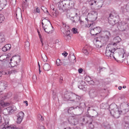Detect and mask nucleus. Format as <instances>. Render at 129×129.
<instances>
[{"mask_svg":"<svg viewBox=\"0 0 129 129\" xmlns=\"http://www.w3.org/2000/svg\"><path fill=\"white\" fill-rule=\"evenodd\" d=\"M115 50V48H113L112 45L109 44L106 48L105 54L109 58L110 57L111 58L113 57L118 61L121 59L118 53L116 52H114Z\"/></svg>","mask_w":129,"mask_h":129,"instance_id":"1","label":"nucleus"},{"mask_svg":"<svg viewBox=\"0 0 129 129\" xmlns=\"http://www.w3.org/2000/svg\"><path fill=\"white\" fill-rule=\"evenodd\" d=\"M109 108L111 110L110 114L112 116L115 118H118L120 117V115L122 113L125 114L128 111V109H125L124 111H122L117 106L114 104H111L109 106Z\"/></svg>","mask_w":129,"mask_h":129,"instance_id":"2","label":"nucleus"},{"mask_svg":"<svg viewBox=\"0 0 129 129\" xmlns=\"http://www.w3.org/2000/svg\"><path fill=\"white\" fill-rule=\"evenodd\" d=\"M43 28L45 31L48 34H51L53 30V28L50 21L46 18L42 21Z\"/></svg>","mask_w":129,"mask_h":129,"instance_id":"3","label":"nucleus"},{"mask_svg":"<svg viewBox=\"0 0 129 129\" xmlns=\"http://www.w3.org/2000/svg\"><path fill=\"white\" fill-rule=\"evenodd\" d=\"M62 28H61V31L63 33V37L64 39L66 40H70L71 38L70 36V29L69 26L66 25L65 23H62Z\"/></svg>","mask_w":129,"mask_h":129,"instance_id":"4","label":"nucleus"},{"mask_svg":"<svg viewBox=\"0 0 129 129\" xmlns=\"http://www.w3.org/2000/svg\"><path fill=\"white\" fill-rule=\"evenodd\" d=\"M89 5L92 7H97L99 9L101 8L103 5L102 0H90L88 1Z\"/></svg>","mask_w":129,"mask_h":129,"instance_id":"5","label":"nucleus"},{"mask_svg":"<svg viewBox=\"0 0 129 129\" xmlns=\"http://www.w3.org/2000/svg\"><path fill=\"white\" fill-rule=\"evenodd\" d=\"M76 95L74 94H73L68 92H66L64 95V99L65 100H69L70 101H75V98H77Z\"/></svg>","mask_w":129,"mask_h":129,"instance_id":"6","label":"nucleus"},{"mask_svg":"<svg viewBox=\"0 0 129 129\" xmlns=\"http://www.w3.org/2000/svg\"><path fill=\"white\" fill-rule=\"evenodd\" d=\"M0 129H18L16 126L14 125H10L9 124V121L8 120H5L0 126Z\"/></svg>","mask_w":129,"mask_h":129,"instance_id":"7","label":"nucleus"},{"mask_svg":"<svg viewBox=\"0 0 129 129\" xmlns=\"http://www.w3.org/2000/svg\"><path fill=\"white\" fill-rule=\"evenodd\" d=\"M110 35V32L107 31L105 33V36L102 37L101 40L103 45L106 44V43L108 41Z\"/></svg>","mask_w":129,"mask_h":129,"instance_id":"8","label":"nucleus"},{"mask_svg":"<svg viewBox=\"0 0 129 129\" xmlns=\"http://www.w3.org/2000/svg\"><path fill=\"white\" fill-rule=\"evenodd\" d=\"M98 13L97 12L94 11L91 12V13H89L88 16V17L89 20L91 21H95L97 18Z\"/></svg>","mask_w":129,"mask_h":129,"instance_id":"9","label":"nucleus"},{"mask_svg":"<svg viewBox=\"0 0 129 129\" xmlns=\"http://www.w3.org/2000/svg\"><path fill=\"white\" fill-rule=\"evenodd\" d=\"M126 23L123 21L119 22L118 24L117 27L118 29L121 31H123L126 29L127 27Z\"/></svg>","mask_w":129,"mask_h":129,"instance_id":"10","label":"nucleus"},{"mask_svg":"<svg viewBox=\"0 0 129 129\" xmlns=\"http://www.w3.org/2000/svg\"><path fill=\"white\" fill-rule=\"evenodd\" d=\"M101 31V28L99 27H96L91 29L90 31V34L92 35H96Z\"/></svg>","mask_w":129,"mask_h":129,"instance_id":"11","label":"nucleus"},{"mask_svg":"<svg viewBox=\"0 0 129 129\" xmlns=\"http://www.w3.org/2000/svg\"><path fill=\"white\" fill-rule=\"evenodd\" d=\"M10 57L8 54H3L0 56V61L2 62H8L10 61Z\"/></svg>","mask_w":129,"mask_h":129,"instance_id":"12","label":"nucleus"},{"mask_svg":"<svg viewBox=\"0 0 129 129\" xmlns=\"http://www.w3.org/2000/svg\"><path fill=\"white\" fill-rule=\"evenodd\" d=\"M115 17L112 14L110 15L108 18V22L109 24L112 26L114 25L115 23Z\"/></svg>","mask_w":129,"mask_h":129,"instance_id":"13","label":"nucleus"},{"mask_svg":"<svg viewBox=\"0 0 129 129\" xmlns=\"http://www.w3.org/2000/svg\"><path fill=\"white\" fill-rule=\"evenodd\" d=\"M94 44L95 45L96 47L98 48H101L103 44L102 43L101 41H99L97 39H95L93 41Z\"/></svg>","mask_w":129,"mask_h":129,"instance_id":"14","label":"nucleus"},{"mask_svg":"<svg viewBox=\"0 0 129 129\" xmlns=\"http://www.w3.org/2000/svg\"><path fill=\"white\" fill-rule=\"evenodd\" d=\"M121 41V39L119 37H115L113 39V43H111L109 45H112V46L115 45H116L117 43H119Z\"/></svg>","mask_w":129,"mask_h":129,"instance_id":"15","label":"nucleus"},{"mask_svg":"<svg viewBox=\"0 0 129 129\" xmlns=\"http://www.w3.org/2000/svg\"><path fill=\"white\" fill-rule=\"evenodd\" d=\"M7 3L6 0H0V11L3 9L6 5Z\"/></svg>","mask_w":129,"mask_h":129,"instance_id":"16","label":"nucleus"},{"mask_svg":"<svg viewBox=\"0 0 129 129\" xmlns=\"http://www.w3.org/2000/svg\"><path fill=\"white\" fill-rule=\"evenodd\" d=\"M7 86L6 82L3 81L0 82V92L2 91L5 89V87Z\"/></svg>","mask_w":129,"mask_h":129,"instance_id":"17","label":"nucleus"},{"mask_svg":"<svg viewBox=\"0 0 129 129\" xmlns=\"http://www.w3.org/2000/svg\"><path fill=\"white\" fill-rule=\"evenodd\" d=\"M16 17L17 19L18 17H20L22 16L21 10V9L18 8L16 9Z\"/></svg>","mask_w":129,"mask_h":129,"instance_id":"18","label":"nucleus"},{"mask_svg":"<svg viewBox=\"0 0 129 129\" xmlns=\"http://www.w3.org/2000/svg\"><path fill=\"white\" fill-rule=\"evenodd\" d=\"M68 59L71 62L73 63L75 62L76 61V57L74 54H70L68 57Z\"/></svg>","mask_w":129,"mask_h":129,"instance_id":"19","label":"nucleus"},{"mask_svg":"<svg viewBox=\"0 0 129 129\" xmlns=\"http://www.w3.org/2000/svg\"><path fill=\"white\" fill-rule=\"evenodd\" d=\"M68 121L71 124L73 125H75L78 123L77 120L74 118L71 120L69 119L68 120Z\"/></svg>","mask_w":129,"mask_h":129,"instance_id":"20","label":"nucleus"},{"mask_svg":"<svg viewBox=\"0 0 129 129\" xmlns=\"http://www.w3.org/2000/svg\"><path fill=\"white\" fill-rule=\"evenodd\" d=\"M58 7L59 10H61L62 11H64V10H66L64 5L62 2L59 3L58 5Z\"/></svg>","mask_w":129,"mask_h":129,"instance_id":"21","label":"nucleus"},{"mask_svg":"<svg viewBox=\"0 0 129 129\" xmlns=\"http://www.w3.org/2000/svg\"><path fill=\"white\" fill-rule=\"evenodd\" d=\"M12 60H15V62L18 63L20 62V58L19 56H13L12 58Z\"/></svg>","mask_w":129,"mask_h":129,"instance_id":"22","label":"nucleus"},{"mask_svg":"<svg viewBox=\"0 0 129 129\" xmlns=\"http://www.w3.org/2000/svg\"><path fill=\"white\" fill-rule=\"evenodd\" d=\"M43 69L45 71H48L50 68V66L48 63H45L43 66Z\"/></svg>","mask_w":129,"mask_h":129,"instance_id":"23","label":"nucleus"},{"mask_svg":"<svg viewBox=\"0 0 129 129\" xmlns=\"http://www.w3.org/2000/svg\"><path fill=\"white\" fill-rule=\"evenodd\" d=\"M10 61H9V62L12 67H14L18 63L15 60H12V58L11 59L10 58Z\"/></svg>","mask_w":129,"mask_h":129,"instance_id":"24","label":"nucleus"},{"mask_svg":"<svg viewBox=\"0 0 129 129\" xmlns=\"http://www.w3.org/2000/svg\"><path fill=\"white\" fill-rule=\"evenodd\" d=\"M63 3L64 5V7L66 10L69 8V6H70L69 2L68 1H64L63 2Z\"/></svg>","mask_w":129,"mask_h":129,"instance_id":"25","label":"nucleus"},{"mask_svg":"<svg viewBox=\"0 0 129 129\" xmlns=\"http://www.w3.org/2000/svg\"><path fill=\"white\" fill-rule=\"evenodd\" d=\"M18 71L16 69H14L11 71H7L6 73V74L10 75L11 74H15Z\"/></svg>","mask_w":129,"mask_h":129,"instance_id":"26","label":"nucleus"},{"mask_svg":"<svg viewBox=\"0 0 129 129\" xmlns=\"http://www.w3.org/2000/svg\"><path fill=\"white\" fill-rule=\"evenodd\" d=\"M85 84V82H82L80 84L78 85V87L80 89L84 90V89L85 88L84 85H83Z\"/></svg>","mask_w":129,"mask_h":129,"instance_id":"27","label":"nucleus"},{"mask_svg":"<svg viewBox=\"0 0 129 129\" xmlns=\"http://www.w3.org/2000/svg\"><path fill=\"white\" fill-rule=\"evenodd\" d=\"M29 43L28 41H26L25 42V50L28 51L29 49Z\"/></svg>","mask_w":129,"mask_h":129,"instance_id":"28","label":"nucleus"},{"mask_svg":"<svg viewBox=\"0 0 129 129\" xmlns=\"http://www.w3.org/2000/svg\"><path fill=\"white\" fill-rule=\"evenodd\" d=\"M89 47H88L87 48L84 47L82 49V51L86 55H88V49Z\"/></svg>","mask_w":129,"mask_h":129,"instance_id":"29","label":"nucleus"},{"mask_svg":"<svg viewBox=\"0 0 129 129\" xmlns=\"http://www.w3.org/2000/svg\"><path fill=\"white\" fill-rule=\"evenodd\" d=\"M22 7L24 8L26 7L27 6L26 0H22Z\"/></svg>","mask_w":129,"mask_h":129,"instance_id":"30","label":"nucleus"},{"mask_svg":"<svg viewBox=\"0 0 129 129\" xmlns=\"http://www.w3.org/2000/svg\"><path fill=\"white\" fill-rule=\"evenodd\" d=\"M10 104L7 102H4L0 103V107H1V111L2 107L3 106H7L9 105Z\"/></svg>","mask_w":129,"mask_h":129,"instance_id":"31","label":"nucleus"},{"mask_svg":"<svg viewBox=\"0 0 129 129\" xmlns=\"http://www.w3.org/2000/svg\"><path fill=\"white\" fill-rule=\"evenodd\" d=\"M41 56L42 59L43 61L44 62H46L47 61V58L46 55L44 54L41 55Z\"/></svg>","mask_w":129,"mask_h":129,"instance_id":"32","label":"nucleus"},{"mask_svg":"<svg viewBox=\"0 0 129 129\" xmlns=\"http://www.w3.org/2000/svg\"><path fill=\"white\" fill-rule=\"evenodd\" d=\"M24 116V114L22 112H20L17 115V117L21 118L23 119Z\"/></svg>","mask_w":129,"mask_h":129,"instance_id":"33","label":"nucleus"},{"mask_svg":"<svg viewBox=\"0 0 129 129\" xmlns=\"http://www.w3.org/2000/svg\"><path fill=\"white\" fill-rule=\"evenodd\" d=\"M6 109L10 114L14 111V110L12 109V107H8Z\"/></svg>","mask_w":129,"mask_h":129,"instance_id":"34","label":"nucleus"},{"mask_svg":"<svg viewBox=\"0 0 129 129\" xmlns=\"http://www.w3.org/2000/svg\"><path fill=\"white\" fill-rule=\"evenodd\" d=\"M5 19L4 16L2 14H0V23H2L3 21H4Z\"/></svg>","mask_w":129,"mask_h":129,"instance_id":"35","label":"nucleus"},{"mask_svg":"<svg viewBox=\"0 0 129 129\" xmlns=\"http://www.w3.org/2000/svg\"><path fill=\"white\" fill-rule=\"evenodd\" d=\"M38 119L40 121H42L44 120V118L40 114H39L38 115Z\"/></svg>","mask_w":129,"mask_h":129,"instance_id":"36","label":"nucleus"},{"mask_svg":"<svg viewBox=\"0 0 129 129\" xmlns=\"http://www.w3.org/2000/svg\"><path fill=\"white\" fill-rule=\"evenodd\" d=\"M124 120L125 123L128 124H129V116H126L124 118Z\"/></svg>","mask_w":129,"mask_h":129,"instance_id":"37","label":"nucleus"},{"mask_svg":"<svg viewBox=\"0 0 129 129\" xmlns=\"http://www.w3.org/2000/svg\"><path fill=\"white\" fill-rule=\"evenodd\" d=\"M58 12L56 11H55L52 13V14L51 16L53 17H56L58 15Z\"/></svg>","mask_w":129,"mask_h":129,"instance_id":"38","label":"nucleus"},{"mask_svg":"<svg viewBox=\"0 0 129 129\" xmlns=\"http://www.w3.org/2000/svg\"><path fill=\"white\" fill-rule=\"evenodd\" d=\"M56 62V64L58 66H60L62 64V63L61 62L60 60L59 59H57Z\"/></svg>","mask_w":129,"mask_h":129,"instance_id":"39","label":"nucleus"},{"mask_svg":"<svg viewBox=\"0 0 129 129\" xmlns=\"http://www.w3.org/2000/svg\"><path fill=\"white\" fill-rule=\"evenodd\" d=\"M5 40L4 36L3 35H0V42H2Z\"/></svg>","mask_w":129,"mask_h":129,"instance_id":"40","label":"nucleus"},{"mask_svg":"<svg viewBox=\"0 0 129 129\" xmlns=\"http://www.w3.org/2000/svg\"><path fill=\"white\" fill-rule=\"evenodd\" d=\"M5 46L7 51L9 50L11 47V45L9 44H7L5 45Z\"/></svg>","mask_w":129,"mask_h":129,"instance_id":"41","label":"nucleus"},{"mask_svg":"<svg viewBox=\"0 0 129 129\" xmlns=\"http://www.w3.org/2000/svg\"><path fill=\"white\" fill-rule=\"evenodd\" d=\"M91 78L89 76H87L85 77V81H87L88 83L91 80Z\"/></svg>","mask_w":129,"mask_h":129,"instance_id":"42","label":"nucleus"},{"mask_svg":"<svg viewBox=\"0 0 129 129\" xmlns=\"http://www.w3.org/2000/svg\"><path fill=\"white\" fill-rule=\"evenodd\" d=\"M41 9L45 13H48V14H49V12H48V11L47 10L46 8H45L44 7L42 6V7H41Z\"/></svg>","mask_w":129,"mask_h":129,"instance_id":"43","label":"nucleus"},{"mask_svg":"<svg viewBox=\"0 0 129 129\" xmlns=\"http://www.w3.org/2000/svg\"><path fill=\"white\" fill-rule=\"evenodd\" d=\"M10 1L11 4L13 5H15L16 4V0H10Z\"/></svg>","mask_w":129,"mask_h":129,"instance_id":"44","label":"nucleus"},{"mask_svg":"<svg viewBox=\"0 0 129 129\" xmlns=\"http://www.w3.org/2000/svg\"><path fill=\"white\" fill-rule=\"evenodd\" d=\"M77 107H78V108H79V107H78V106H77V107H76L75 108H74L73 107H71L69 108L68 110V112L69 113H70V111L73 110V109H74L75 108H77Z\"/></svg>","mask_w":129,"mask_h":129,"instance_id":"45","label":"nucleus"},{"mask_svg":"<svg viewBox=\"0 0 129 129\" xmlns=\"http://www.w3.org/2000/svg\"><path fill=\"white\" fill-rule=\"evenodd\" d=\"M22 119L19 117H17V122L18 123H20L22 121Z\"/></svg>","mask_w":129,"mask_h":129,"instance_id":"46","label":"nucleus"},{"mask_svg":"<svg viewBox=\"0 0 129 129\" xmlns=\"http://www.w3.org/2000/svg\"><path fill=\"white\" fill-rule=\"evenodd\" d=\"M72 31L73 32L74 34H76L78 33V32L77 31V29L75 28L72 29Z\"/></svg>","mask_w":129,"mask_h":129,"instance_id":"47","label":"nucleus"},{"mask_svg":"<svg viewBox=\"0 0 129 129\" xmlns=\"http://www.w3.org/2000/svg\"><path fill=\"white\" fill-rule=\"evenodd\" d=\"M87 123H89V126L90 128H91L93 129L94 128L93 125L92 124L91 122H90L89 123L88 122V121H87Z\"/></svg>","mask_w":129,"mask_h":129,"instance_id":"48","label":"nucleus"},{"mask_svg":"<svg viewBox=\"0 0 129 129\" xmlns=\"http://www.w3.org/2000/svg\"><path fill=\"white\" fill-rule=\"evenodd\" d=\"M3 112L4 113L5 115H8L10 114L6 109H4L3 111Z\"/></svg>","mask_w":129,"mask_h":129,"instance_id":"49","label":"nucleus"},{"mask_svg":"<svg viewBox=\"0 0 129 129\" xmlns=\"http://www.w3.org/2000/svg\"><path fill=\"white\" fill-rule=\"evenodd\" d=\"M88 83L90 84L94 85L95 84V83L94 81L92 79H91V80L88 82Z\"/></svg>","mask_w":129,"mask_h":129,"instance_id":"50","label":"nucleus"},{"mask_svg":"<svg viewBox=\"0 0 129 129\" xmlns=\"http://www.w3.org/2000/svg\"><path fill=\"white\" fill-rule=\"evenodd\" d=\"M125 98V96L124 94H121L120 97V98L121 100H124Z\"/></svg>","mask_w":129,"mask_h":129,"instance_id":"51","label":"nucleus"},{"mask_svg":"<svg viewBox=\"0 0 129 129\" xmlns=\"http://www.w3.org/2000/svg\"><path fill=\"white\" fill-rule=\"evenodd\" d=\"M76 97H77V98H75V101H77L78 102L79 101V100L81 99V97L79 96H76Z\"/></svg>","mask_w":129,"mask_h":129,"instance_id":"52","label":"nucleus"},{"mask_svg":"<svg viewBox=\"0 0 129 129\" xmlns=\"http://www.w3.org/2000/svg\"><path fill=\"white\" fill-rule=\"evenodd\" d=\"M105 129H110V127L109 125L108 124L106 126H105Z\"/></svg>","mask_w":129,"mask_h":129,"instance_id":"53","label":"nucleus"},{"mask_svg":"<svg viewBox=\"0 0 129 129\" xmlns=\"http://www.w3.org/2000/svg\"><path fill=\"white\" fill-rule=\"evenodd\" d=\"M2 50L4 52H6L8 51L5 46L2 48Z\"/></svg>","mask_w":129,"mask_h":129,"instance_id":"54","label":"nucleus"},{"mask_svg":"<svg viewBox=\"0 0 129 129\" xmlns=\"http://www.w3.org/2000/svg\"><path fill=\"white\" fill-rule=\"evenodd\" d=\"M35 9H36V12L37 13H39L40 12V10H39L38 8V7H35Z\"/></svg>","mask_w":129,"mask_h":129,"instance_id":"55","label":"nucleus"},{"mask_svg":"<svg viewBox=\"0 0 129 129\" xmlns=\"http://www.w3.org/2000/svg\"><path fill=\"white\" fill-rule=\"evenodd\" d=\"M53 98L54 99H55L56 98V95L55 93L53 92Z\"/></svg>","mask_w":129,"mask_h":129,"instance_id":"56","label":"nucleus"},{"mask_svg":"<svg viewBox=\"0 0 129 129\" xmlns=\"http://www.w3.org/2000/svg\"><path fill=\"white\" fill-rule=\"evenodd\" d=\"M83 71V69L81 68L79 69H78V72L79 73H82V72Z\"/></svg>","mask_w":129,"mask_h":129,"instance_id":"57","label":"nucleus"},{"mask_svg":"<svg viewBox=\"0 0 129 129\" xmlns=\"http://www.w3.org/2000/svg\"><path fill=\"white\" fill-rule=\"evenodd\" d=\"M98 129H102V126L101 124H98Z\"/></svg>","mask_w":129,"mask_h":129,"instance_id":"58","label":"nucleus"},{"mask_svg":"<svg viewBox=\"0 0 129 129\" xmlns=\"http://www.w3.org/2000/svg\"><path fill=\"white\" fill-rule=\"evenodd\" d=\"M63 80V78H62L61 77H60L59 78V82L60 83H62V81Z\"/></svg>","mask_w":129,"mask_h":129,"instance_id":"59","label":"nucleus"},{"mask_svg":"<svg viewBox=\"0 0 129 129\" xmlns=\"http://www.w3.org/2000/svg\"><path fill=\"white\" fill-rule=\"evenodd\" d=\"M124 129H129V127H128L127 125H126L124 126Z\"/></svg>","mask_w":129,"mask_h":129,"instance_id":"60","label":"nucleus"},{"mask_svg":"<svg viewBox=\"0 0 129 129\" xmlns=\"http://www.w3.org/2000/svg\"><path fill=\"white\" fill-rule=\"evenodd\" d=\"M68 54L67 52H65V53H62V54L63 55H64L65 56H66L68 55Z\"/></svg>","mask_w":129,"mask_h":129,"instance_id":"61","label":"nucleus"},{"mask_svg":"<svg viewBox=\"0 0 129 129\" xmlns=\"http://www.w3.org/2000/svg\"><path fill=\"white\" fill-rule=\"evenodd\" d=\"M24 103L26 104V105L27 106L28 105V102L27 101H24Z\"/></svg>","mask_w":129,"mask_h":129,"instance_id":"62","label":"nucleus"},{"mask_svg":"<svg viewBox=\"0 0 129 129\" xmlns=\"http://www.w3.org/2000/svg\"><path fill=\"white\" fill-rule=\"evenodd\" d=\"M64 129H74V128L73 127L71 128L70 127H68L64 128Z\"/></svg>","mask_w":129,"mask_h":129,"instance_id":"63","label":"nucleus"},{"mask_svg":"<svg viewBox=\"0 0 129 129\" xmlns=\"http://www.w3.org/2000/svg\"><path fill=\"white\" fill-rule=\"evenodd\" d=\"M39 37L40 39H42V36H41V35L40 34H39Z\"/></svg>","mask_w":129,"mask_h":129,"instance_id":"64","label":"nucleus"}]
</instances>
